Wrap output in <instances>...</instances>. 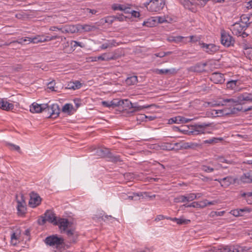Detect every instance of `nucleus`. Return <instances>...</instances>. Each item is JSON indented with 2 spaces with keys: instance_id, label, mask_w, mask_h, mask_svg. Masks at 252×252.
<instances>
[{
  "instance_id": "42",
  "label": "nucleus",
  "mask_w": 252,
  "mask_h": 252,
  "mask_svg": "<svg viewBox=\"0 0 252 252\" xmlns=\"http://www.w3.org/2000/svg\"><path fill=\"white\" fill-rule=\"evenodd\" d=\"M222 140L221 138H212L204 141L205 144H212L217 143L218 141Z\"/></svg>"
},
{
  "instance_id": "43",
  "label": "nucleus",
  "mask_w": 252,
  "mask_h": 252,
  "mask_svg": "<svg viewBox=\"0 0 252 252\" xmlns=\"http://www.w3.org/2000/svg\"><path fill=\"white\" fill-rule=\"evenodd\" d=\"M186 201L188 202L192 201L196 199V196L195 195L194 193H190L185 195Z\"/></svg>"
},
{
  "instance_id": "30",
  "label": "nucleus",
  "mask_w": 252,
  "mask_h": 252,
  "mask_svg": "<svg viewBox=\"0 0 252 252\" xmlns=\"http://www.w3.org/2000/svg\"><path fill=\"white\" fill-rule=\"evenodd\" d=\"M242 180L245 183L252 182V174L250 172H247L243 175Z\"/></svg>"
},
{
  "instance_id": "64",
  "label": "nucleus",
  "mask_w": 252,
  "mask_h": 252,
  "mask_svg": "<svg viewBox=\"0 0 252 252\" xmlns=\"http://www.w3.org/2000/svg\"><path fill=\"white\" fill-rule=\"evenodd\" d=\"M9 145L11 147V149L17 151H19L20 150V147L12 144H9Z\"/></svg>"
},
{
  "instance_id": "6",
  "label": "nucleus",
  "mask_w": 252,
  "mask_h": 252,
  "mask_svg": "<svg viewBox=\"0 0 252 252\" xmlns=\"http://www.w3.org/2000/svg\"><path fill=\"white\" fill-rule=\"evenodd\" d=\"M226 103H229L231 105H236L237 104H241L240 94L238 95L237 96L234 97L233 98H229V99H223L221 101L219 102H216L215 103H212V106H220V105H224Z\"/></svg>"
},
{
  "instance_id": "7",
  "label": "nucleus",
  "mask_w": 252,
  "mask_h": 252,
  "mask_svg": "<svg viewBox=\"0 0 252 252\" xmlns=\"http://www.w3.org/2000/svg\"><path fill=\"white\" fill-rule=\"evenodd\" d=\"M17 209L19 215H23L26 212V203L24 198L23 195L16 196Z\"/></svg>"
},
{
  "instance_id": "25",
  "label": "nucleus",
  "mask_w": 252,
  "mask_h": 252,
  "mask_svg": "<svg viewBox=\"0 0 252 252\" xmlns=\"http://www.w3.org/2000/svg\"><path fill=\"white\" fill-rule=\"evenodd\" d=\"M99 61H108L114 59V57L110 53H105L97 56Z\"/></svg>"
},
{
  "instance_id": "38",
  "label": "nucleus",
  "mask_w": 252,
  "mask_h": 252,
  "mask_svg": "<svg viewBox=\"0 0 252 252\" xmlns=\"http://www.w3.org/2000/svg\"><path fill=\"white\" fill-rule=\"evenodd\" d=\"M114 41H109L107 43H105L101 45L100 47L101 49H106L108 48H111L114 46Z\"/></svg>"
},
{
  "instance_id": "60",
  "label": "nucleus",
  "mask_w": 252,
  "mask_h": 252,
  "mask_svg": "<svg viewBox=\"0 0 252 252\" xmlns=\"http://www.w3.org/2000/svg\"><path fill=\"white\" fill-rule=\"evenodd\" d=\"M189 38H190V42H196L200 39L199 37L193 35L190 36Z\"/></svg>"
},
{
  "instance_id": "2",
  "label": "nucleus",
  "mask_w": 252,
  "mask_h": 252,
  "mask_svg": "<svg viewBox=\"0 0 252 252\" xmlns=\"http://www.w3.org/2000/svg\"><path fill=\"white\" fill-rule=\"evenodd\" d=\"M212 130L213 127L211 123H203L194 126L191 132L193 135H198L210 133Z\"/></svg>"
},
{
  "instance_id": "31",
  "label": "nucleus",
  "mask_w": 252,
  "mask_h": 252,
  "mask_svg": "<svg viewBox=\"0 0 252 252\" xmlns=\"http://www.w3.org/2000/svg\"><path fill=\"white\" fill-rule=\"evenodd\" d=\"M138 82L137 77L136 76H132L128 77L126 80V83L127 85H133L137 83Z\"/></svg>"
},
{
  "instance_id": "55",
  "label": "nucleus",
  "mask_w": 252,
  "mask_h": 252,
  "mask_svg": "<svg viewBox=\"0 0 252 252\" xmlns=\"http://www.w3.org/2000/svg\"><path fill=\"white\" fill-rule=\"evenodd\" d=\"M218 161L220 162H223L227 164H232L233 161L232 160H228L225 159L223 157H219L218 159Z\"/></svg>"
},
{
  "instance_id": "26",
  "label": "nucleus",
  "mask_w": 252,
  "mask_h": 252,
  "mask_svg": "<svg viewBox=\"0 0 252 252\" xmlns=\"http://www.w3.org/2000/svg\"><path fill=\"white\" fill-rule=\"evenodd\" d=\"M63 233H66L68 238L70 239V241H75L77 234L74 229L67 228L66 231L63 232Z\"/></svg>"
},
{
  "instance_id": "18",
  "label": "nucleus",
  "mask_w": 252,
  "mask_h": 252,
  "mask_svg": "<svg viewBox=\"0 0 252 252\" xmlns=\"http://www.w3.org/2000/svg\"><path fill=\"white\" fill-rule=\"evenodd\" d=\"M14 105L9 103L6 99L2 98L0 99V108L5 111H10L14 108Z\"/></svg>"
},
{
  "instance_id": "4",
  "label": "nucleus",
  "mask_w": 252,
  "mask_h": 252,
  "mask_svg": "<svg viewBox=\"0 0 252 252\" xmlns=\"http://www.w3.org/2000/svg\"><path fill=\"white\" fill-rule=\"evenodd\" d=\"M44 112L47 113V115H49L48 117L56 118L59 116L60 114L59 106L57 104H53L50 106L46 104Z\"/></svg>"
},
{
  "instance_id": "17",
  "label": "nucleus",
  "mask_w": 252,
  "mask_h": 252,
  "mask_svg": "<svg viewBox=\"0 0 252 252\" xmlns=\"http://www.w3.org/2000/svg\"><path fill=\"white\" fill-rule=\"evenodd\" d=\"M123 103H124V100H118L117 99H114L110 101H103L102 102V105L108 108H114Z\"/></svg>"
},
{
  "instance_id": "22",
  "label": "nucleus",
  "mask_w": 252,
  "mask_h": 252,
  "mask_svg": "<svg viewBox=\"0 0 252 252\" xmlns=\"http://www.w3.org/2000/svg\"><path fill=\"white\" fill-rule=\"evenodd\" d=\"M112 8L114 10L122 11H124L125 13H129L130 12V7H127L123 4H114L112 5Z\"/></svg>"
},
{
  "instance_id": "63",
  "label": "nucleus",
  "mask_w": 252,
  "mask_h": 252,
  "mask_svg": "<svg viewBox=\"0 0 252 252\" xmlns=\"http://www.w3.org/2000/svg\"><path fill=\"white\" fill-rule=\"evenodd\" d=\"M242 46L244 51H246L247 50V49H249L252 47L250 45L245 42L242 43Z\"/></svg>"
},
{
  "instance_id": "10",
  "label": "nucleus",
  "mask_w": 252,
  "mask_h": 252,
  "mask_svg": "<svg viewBox=\"0 0 252 252\" xmlns=\"http://www.w3.org/2000/svg\"><path fill=\"white\" fill-rule=\"evenodd\" d=\"M41 201V199L39 195L34 192H32L30 194V199L29 200V205L32 208L36 207L38 206Z\"/></svg>"
},
{
  "instance_id": "50",
  "label": "nucleus",
  "mask_w": 252,
  "mask_h": 252,
  "mask_svg": "<svg viewBox=\"0 0 252 252\" xmlns=\"http://www.w3.org/2000/svg\"><path fill=\"white\" fill-rule=\"evenodd\" d=\"M110 161L113 162H117L121 161L120 157L119 156L110 155L109 156Z\"/></svg>"
},
{
  "instance_id": "11",
  "label": "nucleus",
  "mask_w": 252,
  "mask_h": 252,
  "mask_svg": "<svg viewBox=\"0 0 252 252\" xmlns=\"http://www.w3.org/2000/svg\"><path fill=\"white\" fill-rule=\"evenodd\" d=\"M199 44L204 51L210 54H214L219 50L218 46L213 44H207L204 43H199Z\"/></svg>"
},
{
  "instance_id": "61",
  "label": "nucleus",
  "mask_w": 252,
  "mask_h": 252,
  "mask_svg": "<svg viewBox=\"0 0 252 252\" xmlns=\"http://www.w3.org/2000/svg\"><path fill=\"white\" fill-rule=\"evenodd\" d=\"M185 38V37L182 36H175V42L176 43H178L183 41V40Z\"/></svg>"
},
{
  "instance_id": "45",
  "label": "nucleus",
  "mask_w": 252,
  "mask_h": 252,
  "mask_svg": "<svg viewBox=\"0 0 252 252\" xmlns=\"http://www.w3.org/2000/svg\"><path fill=\"white\" fill-rule=\"evenodd\" d=\"M201 203H203V205H200V207L201 208L205 207L208 205H215L216 203V201H208L207 200H205L201 202Z\"/></svg>"
},
{
  "instance_id": "46",
  "label": "nucleus",
  "mask_w": 252,
  "mask_h": 252,
  "mask_svg": "<svg viewBox=\"0 0 252 252\" xmlns=\"http://www.w3.org/2000/svg\"><path fill=\"white\" fill-rule=\"evenodd\" d=\"M190 221V220H187V219H184L183 218H178V220H177V223L178 224H188L189 222Z\"/></svg>"
},
{
  "instance_id": "54",
  "label": "nucleus",
  "mask_w": 252,
  "mask_h": 252,
  "mask_svg": "<svg viewBox=\"0 0 252 252\" xmlns=\"http://www.w3.org/2000/svg\"><path fill=\"white\" fill-rule=\"evenodd\" d=\"M200 203H198V202H194L189 205H184L186 207H200Z\"/></svg>"
},
{
  "instance_id": "3",
  "label": "nucleus",
  "mask_w": 252,
  "mask_h": 252,
  "mask_svg": "<svg viewBox=\"0 0 252 252\" xmlns=\"http://www.w3.org/2000/svg\"><path fill=\"white\" fill-rule=\"evenodd\" d=\"M44 242L50 246L58 247L64 243V239L57 235H53L47 237L44 240Z\"/></svg>"
},
{
  "instance_id": "41",
  "label": "nucleus",
  "mask_w": 252,
  "mask_h": 252,
  "mask_svg": "<svg viewBox=\"0 0 252 252\" xmlns=\"http://www.w3.org/2000/svg\"><path fill=\"white\" fill-rule=\"evenodd\" d=\"M142 196V194L141 193H133L132 195H128L127 196V198L126 199H129L130 200H136L138 199V197Z\"/></svg>"
},
{
  "instance_id": "21",
  "label": "nucleus",
  "mask_w": 252,
  "mask_h": 252,
  "mask_svg": "<svg viewBox=\"0 0 252 252\" xmlns=\"http://www.w3.org/2000/svg\"><path fill=\"white\" fill-rule=\"evenodd\" d=\"M221 252H239V247L234 245L221 246Z\"/></svg>"
},
{
  "instance_id": "52",
  "label": "nucleus",
  "mask_w": 252,
  "mask_h": 252,
  "mask_svg": "<svg viewBox=\"0 0 252 252\" xmlns=\"http://www.w3.org/2000/svg\"><path fill=\"white\" fill-rule=\"evenodd\" d=\"M157 18L158 19V22L159 23L169 22L168 18L165 16H159L157 17Z\"/></svg>"
},
{
  "instance_id": "8",
  "label": "nucleus",
  "mask_w": 252,
  "mask_h": 252,
  "mask_svg": "<svg viewBox=\"0 0 252 252\" xmlns=\"http://www.w3.org/2000/svg\"><path fill=\"white\" fill-rule=\"evenodd\" d=\"M248 25L242 24L240 23H235L230 27V30L234 35L240 36L242 34L243 31H245Z\"/></svg>"
},
{
  "instance_id": "36",
  "label": "nucleus",
  "mask_w": 252,
  "mask_h": 252,
  "mask_svg": "<svg viewBox=\"0 0 252 252\" xmlns=\"http://www.w3.org/2000/svg\"><path fill=\"white\" fill-rule=\"evenodd\" d=\"M73 108V106L71 104H65L62 108L63 112L64 113H70Z\"/></svg>"
},
{
  "instance_id": "37",
  "label": "nucleus",
  "mask_w": 252,
  "mask_h": 252,
  "mask_svg": "<svg viewBox=\"0 0 252 252\" xmlns=\"http://www.w3.org/2000/svg\"><path fill=\"white\" fill-rule=\"evenodd\" d=\"M96 153L97 156L100 157H104L108 153V150L106 149H102L99 148L96 150Z\"/></svg>"
},
{
  "instance_id": "35",
  "label": "nucleus",
  "mask_w": 252,
  "mask_h": 252,
  "mask_svg": "<svg viewBox=\"0 0 252 252\" xmlns=\"http://www.w3.org/2000/svg\"><path fill=\"white\" fill-rule=\"evenodd\" d=\"M156 23V20L153 19H149L147 21H145L143 23V25L148 27H154Z\"/></svg>"
},
{
  "instance_id": "40",
  "label": "nucleus",
  "mask_w": 252,
  "mask_h": 252,
  "mask_svg": "<svg viewBox=\"0 0 252 252\" xmlns=\"http://www.w3.org/2000/svg\"><path fill=\"white\" fill-rule=\"evenodd\" d=\"M187 201L185 195H179L174 198V202L175 203H183Z\"/></svg>"
},
{
  "instance_id": "13",
  "label": "nucleus",
  "mask_w": 252,
  "mask_h": 252,
  "mask_svg": "<svg viewBox=\"0 0 252 252\" xmlns=\"http://www.w3.org/2000/svg\"><path fill=\"white\" fill-rule=\"evenodd\" d=\"M70 224L69 222L66 219L59 218L57 221V223L55 225H57L59 226L60 230L62 233L65 232L66 229L68 228Z\"/></svg>"
},
{
  "instance_id": "1",
  "label": "nucleus",
  "mask_w": 252,
  "mask_h": 252,
  "mask_svg": "<svg viewBox=\"0 0 252 252\" xmlns=\"http://www.w3.org/2000/svg\"><path fill=\"white\" fill-rule=\"evenodd\" d=\"M165 0H150L144 3V5L150 12H159L165 5Z\"/></svg>"
},
{
  "instance_id": "56",
  "label": "nucleus",
  "mask_w": 252,
  "mask_h": 252,
  "mask_svg": "<svg viewBox=\"0 0 252 252\" xmlns=\"http://www.w3.org/2000/svg\"><path fill=\"white\" fill-rule=\"evenodd\" d=\"M67 27L68 33H74L76 31V28L73 25H67Z\"/></svg>"
},
{
  "instance_id": "20",
  "label": "nucleus",
  "mask_w": 252,
  "mask_h": 252,
  "mask_svg": "<svg viewBox=\"0 0 252 252\" xmlns=\"http://www.w3.org/2000/svg\"><path fill=\"white\" fill-rule=\"evenodd\" d=\"M239 94L241 104H244L245 102H252V92L244 93Z\"/></svg>"
},
{
  "instance_id": "57",
  "label": "nucleus",
  "mask_w": 252,
  "mask_h": 252,
  "mask_svg": "<svg viewBox=\"0 0 252 252\" xmlns=\"http://www.w3.org/2000/svg\"><path fill=\"white\" fill-rule=\"evenodd\" d=\"M128 13H130L131 15L135 18H138L140 17V13L138 11L132 10L130 8V12Z\"/></svg>"
},
{
  "instance_id": "28",
  "label": "nucleus",
  "mask_w": 252,
  "mask_h": 252,
  "mask_svg": "<svg viewBox=\"0 0 252 252\" xmlns=\"http://www.w3.org/2000/svg\"><path fill=\"white\" fill-rule=\"evenodd\" d=\"M238 86V81L237 80H230L227 82L226 83V88L227 89L232 90H236L237 89V87Z\"/></svg>"
},
{
  "instance_id": "51",
  "label": "nucleus",
  "mask_w": 252,
  "mask_h": 252,
  "mask_svg": "<svg viewBox=\"0 0 252 252\" xmlns=\"http://www.w3.org/2000/svg\"><path fill=\"white\" fill-rule=\"evenodd\" d=\"M222 110L223 116L225 115H228L230 114H232L234 112V111L232 109H228L226 108H225Z\"/></svg>"
},
{
  "instance_id": "29",
  "label": "nucleus",
  "mask_w": 252,
  "mask_h": 252,
  "mask_svg": "<svg viewBox=\"0 0 252 252\" xmlns=\"http://www.w3.org/2000/svg\"><path fill=\"white\" fill-rule=\"evenodd\" d=\"M157 73L159 74H174L177 71L175 68L157 69Z\"/></svg>"
},
{
  "instance_id": "32",
  "label": "nucleus",
  "mask_w": 252,
  "mask_h": 252,
  "mask_svg": "<svg viewBox=\"0 0 252 252\" xmlns=\"http://www.w3.org/2000/svg\"><path fill=\"white\" fill-rule=\"evenodd\" d=\"M44 35H37L33 37L32 43L37 44L38 43L44 42Z\"/></svg>"
},
{
  "instance_id": "47",
  "label": "nucleus",
  "mask_w": 252,
  "mask_h": 252,
  "mask_svg": "<svg viewBox=\"0 0 252 252\" xmlns=\"http://www.w3.org/2000/svg\"><path fill=\"white\" fill-rule=\"evenodd\" d=\"M60 36L58 35H53V36H49V35H44V42L50 41L53 40H55L58 38H59Z\"/></svg>"
},
{
  "instance_id": "24",
  "label": "nucleus",
  "mask_w": 252,
  "mask_h": 252,
  "mask_svg": "<svg viewBox=\"0 0 252 252\" xmlns=\"http://www.w3.org/2000/svg\"><path fill=\"white\" fill-rule=\"evenodd\" d=\"M81 86V83L79 81H76L75 82H70L69 83L66 88L75 90L80 89Z\"/></svg>"
},
{
  "instance_id": "16",
  "label": "nucleus",
  "mask_w": 252,
  "mask_h": 252,
  "mask_svg": "<svg viewBox=\"0 0 252 252\" xmlns=\"http://www.w3.org/2000/svg\"><path fill=\"white\" fill-rule=\"evenodd\" d=\"M210 79L216 84H222L225 81L224 75L219 72L213 73L211 76Z\"/></svg>"
},
{
  "instance_id": "12",
  "label": "nucleus",
  "mask_w": 252,
  "mask_h": 252,
  "mask_svg": "<svg viewBox=\"0 0 252 252\" xmlns=\"http://www.w3.org/2000/svg\"><path fill=\"white\" fill-rule=\"evenodd\" d=\"M193 119H188L181 116H178L171 118L170 119H169L168 124H186L190 122Z\"/></svg>"
},
{
  "instance_id": "9",
  "label": "nucleus",
  "mask_w": 252,
  "mask_h": 252,
  "mask_svg": "<svg viewBox=\"0 0 252 252\" xmlns=\"http://www.w3.org/2000/svg\"><path fill=\"white\" fill-rule=\"evenodd\" d=\"M221 42L224 46L229 47L233 45L234 40L230 35L222 31L221 32Z\"/></svg>"
},
{
  "instance_id": "14",
  "label": "nucleus",
  "mask_w": 252,
  "mask_h": 252,
  "mask_svg": "<svg viewBox=\"0 0 252 252\" xmlns=\"http://www.w3.org/2000/svg\"><path fill=\"white\" fill-rule=\"evenodd\" d=\"M11 243L12 245L15 246L21 241V231L19 229H16L13 231L11 234Z\"/></svg>"
},
{
  "instance_id": "53",
  "label": "nucleus",
  "mask_w": 252,
  "mask_h": 252,
  "mask_svg": "<svg viewBox=\"0 0 252 252\" xmlns=\"http://www.w3.org/2000/svg\"><path fill=\"white\" fill-rule=\"evenodd\" d=\"M32 39L33 37H26L25 38H21L19 41H18L19 43H22L28 41L29 43H32Z\"/></svg>"
},
{
  "instance_id": "33",
  "label": "nucleus",
  "mask_w": 252,
  "mask_h": 252,
  "mask_svg": "<svg viewBox=\"0 0 252 252\" xmlns=\"http://www.w3.org/2000/svg\"><path fill=\"white\" fill-rule=\"evenodd\" d=\"M209 113L212 117H214L223 116V114H222L221 109V110L212 109V110H211L209 112Z\"/></svg>"
},
{
  "instance_id": "27",
  "label": "nucleus",
  "mask_w": 252,
  "mask_h": 252,
  "mask_svg": "<svg viewBox=\"0 0 252 252\" xmlns=\"http://www.w3.org/2000/svg\"><path fill=\"white\" fill-rule=\"evenodd\" d=\"M244 212H249V210L246 208L235 209L231 210L230 212V213L233 216L237 217L239 216H242L243 215V213Z\"/></svg>"
},
{
  "instance_id": "44",
  "label": "nucleus",
  "mask_w": 252,
  "mask_h": 252,
  "mask_svg": "<svg viewBox=\"0 0 252 252\" xmlns=\"http://www.w3.org/2000/svg\"><path fill=\"white\" fill-rule=\"evenodd\" d=\"M80 27L81 29L83 30L84 32H88L91 31L94 28V26H92L89 25H80Z\"/></svg>"
},
{
  "instance_id": "59",
  "label": "nucleus",
  "mask_w": 252,
  "mask_h": 252,
  "mask_svg": "<svg viewBox=\"0 0 252 252\" xmlns=\"http://www.w3.org/2000/svg\"><path fill=\"white\" fill-rule=\"evenodd\" d=\"M211 252H221V246L213 247L209 250Z\"/></svg>"
},
{
  "instance_id": "58",
  "label": "nucleus",
  "mask_w": 252,
  "mask_h": 252,
  "mask_svg": "<svg viewBox=\"0 0 252 252\" xmlns=\"http://www.w3.org/2000/svg\"><path fill=\"white\" fill-rule=\"evenodd\" d=\"M55 82L54 81H51L49 82L47 85V88L48 89H50L52 91H55Z\"/></svg>"
},
{
  "instance_id": "48",
  "label": "nucleus",
  "mask_w": 252,
  "mask_h": 252,
  "mask_svg": "<svg viewBox=\"0 0 252 252\" xmlns=\"http://www.w3.org/2000/svg\"><path fill=\"white\" fill-rule=\"evenodd\" d=\"M244 53L247 58L252 60V47L247 49V50L246 51H244Z\"/></svg>"
},
{
  "instance_id": "39",
  "label": "nucleus",
  "mask_w": 252,
  "mask_h": 252,
  "mask_svg": "<svg viewBox=\"0 0 252 252\" xmlns=\"http://www.w3.org/2000/svg\"><path fill=\"white\" fill-rule=\"evenodd\" d=\"M241 21L239 22L242 24L247 25L248 27L250 25V23L249 22V19L246 15H242L240 18Z\"/></svg>"
},
{
  "instance_id": "23",
  "label": "nucleus",
  "mask_w": 252,
  "mask_h": 252,
  "mask_svg": "<svg viewBox=\"0 0 252 252\" xmlns=\"http://www.w3.org/2000/svg\"><path fill=\"white\" fill-rule=\"evenodd\" d=\"M218 181L222 187L227 188L232 183L233 179L231 177H226Z\"/></svg>"
},
{
  "instance_id": "34",
  "label": "nucleus",
  "mask_w": 252,
  "mask_h": 252,
  "mask_svg": "<svg viewBox=\"0 0 252 252\" xmlns=\"http://www.w3.org/2000/svg\"><path fill=\"white\" fill-rule=\"evenodd\" d=\"M220 167V165L216 167V168L210 167L209 166L203 165L201 166V169L206 172L210 173L214 171L215 169H218Z\"/></svg>"
},
{
  "instance_id": "49",
  "label": "nucleus",
  "mask_w": 252,
  "mask_h": 252,
  "mask_svg": "<svg viewBox=\"0 0 252 252\" xmlns=\"http://www.w3.org/2000/svg\"><path fill=\"white\" fill-rule=\"evenodd\" d=\"M115 20L116 18L114 16H107L104 18L105 22L109 24H111Z\"/></svg>"
},
{
  "instance_id": "19",
  "label": "nucleus",
  "mask_w": 252,
  "mask_h": 252,
  "mask_svg": "<svg viewBox=\"0 0 252 252\" xmlns=\"http://www.w3.org/2000/svg\"><path fill=\"white\" fill-rule=\"evenodd\" d=\"M125 101L127 103V104L128 107L134 109L133 112L140 111L145 108H148L151 106V105L140 106L137 105L136 103H132L127 100H125Z\"/></svg>"
},
{
  "instance_id": "62",
  "label": "nucleus",
  "mask_w": 252,
  "mask_h": 252,
  "mask_svg": "<svg viewBox=\"0 0 252 252\" xmlns=\"http://www.w3.org/2000/svg\"><path fill=\"white\" fill-rule=\"evenodd\" d=\"M115 17L116 18V20H118L119 21H123L126 19V17L124 16L123 15H120Z\"/></svg>"
},
{
  "instance_id": "5",
  "label": "nucleus",
  "mask_w": 252,
  "mask_h": 252,
  "mask_svg": "<svg viewBox=\"0 0 252 252\" xmlns=\"http://www.w3.org/2000/svg\"><path fill=\"white\" fill-rule=\"evenodd\" d=\"M57 220L58 219L55 214L52 211L48 210L44 214V217H42V219L39 220V223L43 225L46 221H48L55 225L57 223Z\"/></svg>"
},
{
  "instance_id": "15",
  "label": "nucleus",
  "mask_w": 252,
  "mask_h": 252,
  "mask_svg": "<svg viewBox=\"0 0 252 252\" xmlns=\"http://www.w3.org/2000/svg\"><path fill=\"white\" fill-rule=\"evenodd\" d=\"M46 107V104H39L34 102L30 106V112L34 113H40L42 111L44 112V109Z\"/></svg>"
}]
</instances>
